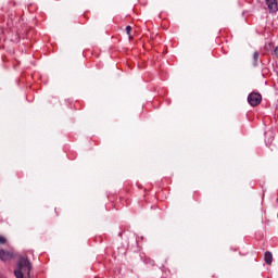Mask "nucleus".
Listing matches in <instances>:
<instances>
[{"instance_id": "nucleus-2", "label": "nucleus", "mask_w": 278, "mask_h": 278, "mask_svg": "<svg viewBox=\"0 0 278 278\" xmlns=\"http://www.w3.org/2000/svg\"><path fill=\"white\" fill-rule=\"evenodd\" d=\"M248 102L252 108H255V105H260L262 103V94L260 93H250L248 96Z\"/></svg>"}, {"instance_id": "nucleus-5", "label": "nucleus", "mask_w": 278, "mask_h": 278, "mask_svg": "<svg viewBox=\"0 0 278 278\" xmlns=\"http://www.w3.org/2000/svg\"><path fill=\"white\" fill-rule=\"evenodd\" d=\"M265 262L266 264H273V253L270 252L265 253Z\"/></svg>"}, {"instance_id": "nucleus-6", "label": "nucleus", "mask_w": 278, "mask_h": 278, "mask_svg": "<svg viewBox=\"0 0 278 278\" xmlns=\"http://www.w3.org/2000/svg\"><path fill=\"white\" fill-rule=\"evenodd\" d=\"M260 63V52H254L253 54V66H257Z\"/></svg>"}, {"instance_id": "nucleus-3", "label": "nucleus", "mask_w": 278, "mask_h": 278, "mask_svg": "<svg viewBox=\"0 0 278 278\" xmlns=\"http://www.w3.org/2000/svg\"><path fill=\"white\" fill-rule=\"evenodd\" d=\"M14 257V252L0 250V260L2 262H10Z\"/></svg>"}, {"instance_id": "nucleus-7", "label": "nucleus", "mask_w": 278, "mask_h": 278, "mask_svg": "<svg viewBox=\"0 0 278 278\" xmlns=\"http://www.w3.org/2000/svg\"><path fill=\"white\" fill-rule=\"evenodd\" d=\"M7 240L5 237L0 236V244H5Z\"/></svg>"}, {"instance_id": "nucleus-1", "label": "nucleus", "mask_w": 278, "mask_h": 278, "mask_svg": "<svg viewBox=\"0 0 278 278\" xmlns=\"http://www.w3.org/2000/svg\"><path fill=\"white\" fill-rule=\"evenodd\" d=\"M31 273V263L25 257H20L17 262V268L14 270L16 278H27Z\"/></svg>"}, {"instance_id": "nucleus-8", "label": "nucleus", "mask_w": 278, "mask_h": 278, "mask_svg": "<svg viewBox=\"0 0 278 278\" xmlns=\"http://www.w3.org/2000/svg\"><path fill=\"white\" fill-rule=\"evenodd\" d=\"M126 33H127L128 36L131 35V26H127L126 27Z\"/></svg>"}, {"instance_id": "nucleus-4", "label": "nucleus", "mask_w": 278, "mask_h": 278, "mask_svg": "<svg viewBox=\"0 0 278 278\" xmlns=\"http://www.w3.org/2000/svg\"><path fill=\"white\" fill-rule=\"evenodd\" d=\"M269 12H277L278 3L277 0H265Z\"/></svg>"}, {"instance_id": "nucleus-9", "label": "nucleus", "mask_w": 278, "mask_h": 278, "mask_svg": "<svg viewBox=\"0 0 278 278\" xmlns=\"http://www.w3.org/2000/svg\"><path fill=\"white\" fill-rule=\"evenodd\" d=\"M274 55H276V58L278 59V47L275 48Z\"/></svg>"}]
</instances>
